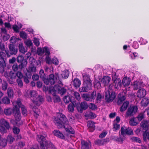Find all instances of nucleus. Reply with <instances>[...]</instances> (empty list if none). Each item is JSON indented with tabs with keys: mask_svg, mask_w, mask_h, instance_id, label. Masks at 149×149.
<instances>
[{
	"mask_svg": "<svg viewBox=\"0 0 149 149\" xmlns=\"http://www.w3.org/2000/svg\"><path fill=\"white\" fill-rule=\"evenodd\" d=\"M54 122L58 128H63L66 132L72 134L74 133V131L69 125L68 121L67 120L65 116L63 114L60 113L55 118Z\"/></svg>",
	"mask_w": 149,
	"mask_h": 149,
	"instance_id": "1",
	"label": "nucleus"
},
{
	"mask_svg": "<svg viewBox=\"0 0 149 149\" xmlns=\"http://www.w3.org/2000/svg\"><path fill=\"white\" fill-rule=\"evenodd\" d=\"M36 139L40 144L41 149H56L52 143L46 140L45 137L41 135H37Z\"/></svg>",
	"mask_w": 149,
	"mask_h": 149,
	"instance_id": "2",
	"label": "nucleus"
},
{
	"mask_svg": "<svg viewBox=\"0 0 149 149\" xmlns=\"http://www.w3.org/2000/svg\"><path fill=\"white\" fill-rule=\"evenodd\" d=\"M121 133L119 138H117V140L122 142L125 139L124 135H132L133 132L132 130L130 127L123 126L121 128Z\"/></svg>",
	"mask_w": 149,
	"mask_h": 149,
	"instance_id": "3",
	"label": "nucleus"
},
{
	"mask_svg": "<svg viewBox=\"0 0 149 149\" xmlns=\"http://www.w3.org/2000/svg\"><path fill=\"white\" fill-rule=\"evenodd\" d=\"M111 86L110 85L109 89L105 92V99L107 102L112 101L115 98L116 96L115 93L112 91Z\"/></svg>",
	"mask_w": 149,
	"mask_h": 149,
	"instance_id": "4",
	"label": "nucleus"
},
{
	"mask_svg": "<svg viewBox=\"0 0 149 149\" xmlns=\"http://www.w3.org/2000/svg\"><path fill=\"white\" fill-rule=\"evenodd\" d=\"M12 103L14 106H17L18 108H21L22 113L23 115L26 116L27 115V111L26 109L25 106L22 104L19 99H18L16 101H13Z\"/></svg>",
	"mask_w": 149,
	"mask_h": 149,
	"instance_id": "5",
	"label": "nucleus"
},
{
	"mask_svg": "<svg viewBox=\"0 0 149 149\" xmlns=\"http://www.w3.org/2000/svg\"><path fill=\"white\" fill-rule=\"evenodd\" d=\"M69 72L67 70H65L62 71L61 73H56L55 76L57 78L58 81L57 82L61 84V82L60 80L61 79H65L67 78L69 76Z\"/></svg>",
	"mask_w": 149,
	"mask_h": 149,
	"instance_id": "6",
	"label": "nucleus"
},
{
	"mask_svg": "<svg viewBox=\"0 0 149 149\" xmlns=\"http://www.w3.org/2000/svg\"><path fill=\"white\" fill-rule=\"evenodd\" d=\"M6 54L3 52H0V72L2 73L4 71V68L6 66V63L4 57H6Z\"/></svg>",
	"mask_w": 149,
	"mask_h": 149,
	"instance_id": "7",
	"label": "nucleus"
},
{
	"mask_svg": "<svg viewBox=\"0 0 149 149\" xmlns=\"http://www.w3.org/2000/svg\"><path fill=\"white\" fill-rule=\"evenodd\" d=\"M44 83L47 85L54 84L56 82H57L58 80L57 78L56 77L54 74H50L49 75V78L45 79L44 80Z\"/></svg>",
	"mask_w": 149,
	"mask_h": 149,
	"instance_id": "8",
	"label": "nucleus"
},
{
	"mask_svg": "<svg viewBox=\"0 0 149 149\" xmlns=\"http://www.w3.org/2000/svg\"><path fill=\"white\" fill-rule=\"evenodd\" d=\"M50 89L51 90H49L50 93H51L52 91L56 92L58 91V93L61 95H63L66 92V89L63 88H61L57 85H55L52 88V87Z\"/></svg>",
	"mask_w": 149,
	"mask_h": 149,
	"instance_id": "9",
	"label": "nucleus"
},
{
	"mask_svg": "<svg viewBox=\"0 0 149 149\" xmlns=\"http://www.w3.org/2000/svg\"><path fill=\"white\" fill-rule=\"evenodd\" d=\"M17 61L18 63H21L18 65L19 68L22 69L23 68L26 67L27 62L26 60H24V57L21 55L18 56L17 58Z\"/></svg>",
	"mask_w": 149,
	"mask_h": 149,
	"instance_id": "10",
	"label": "nucleus"
},
{
	"mask_svg": "<svg viewBox=\"0 0 149 149\" xmlns=\"http://www.w3.org/2000/svg\"><path fill=\"white\" fill-rule=\"evenodd\" d=\"M138 108L136 106H133L129 107L126 113V117H128L134 115L137 111Z\"/></svg>",
	"mask_w": 149,
	"mask_h": 149,
	"instance_id": "11",
	"label": "nucleus"
},
{
	"mask_svg": "<svg viewBox=\"0 0 149 149\" xmlns=\"http://www.w3.org/2000/svg\"><path fill=\"white\" fill-rule=\"evenodd\" d=\"M13 113L14 115L15 120L17 121H19L21 119V116L19 108L18 107L14 106L13 109Z\"/></svg>",
	"mask_w": 149,
	"mask_h": 149,
	"instance_id": "12",
	"label": "nucleus"
},
{
	"mask_svg": "<svg viewBox=\"0 0 149 149\" xmlns=\"http://www.w3.org/2000/svg\"><path fill=\"white\" fill-rule=\"evenodd\" d=\"M145 81H136L133 83V85L134 89V90H136L139 88L144 87L146 85Z\"/></svg>",
	"mask_w": 149,
	"mask_h": 149,
	"instance_id": "13",
	"label": "nucleus"
},
{
	"mask_svg": "<svg viewBox=\"0 0 149 149\" xmlns=\"http://www.w3.org/2000/svg\"><path fill=\"white\" fill-rule=\"evenodd\" d=\"M76 105L78 111L81 112L83 110H85L88 108L87 103L85 102H82L80 104L75 103Z\"/></svg>",
	"mask_w": 149,
	"mask_h": 149,
	"instance_id": "14",
	"label": "nucleus"
},
{
	"mask_svg": "<svg viewBox=\"0 0 149 149\" xmlns=\"http://www.w3.org/2000/svg\"><path fill=\"white\" fill-rule=\"evenodd\" d=\"M81 149H90L91 147V143L89 141H85L81 140Z\"/></svg>",
	"mask_w": 149,
	"mask_h": 149,
	"instance_id": "15",
	"label": "nucleus"
},
{
	"mask_svg": "<svg viewBox=\"0 0 149 149\" xmlns=\"http://www.w3.org/2000/svg\"><path fill=\"white\" fill-rule=\"evenodd\" d=\"M31 100L33 104L38 106L40 105L44 100L42 97L40 95H38L35 98L31 99Z\"/></svg>",
	"mask_w": 149,
	"mask_h": 149,
	"instance_id": "16",
	"label": "nucleus"
},
{
	"mask_svg": "<svg viewBox=\"0 0 149 149\" xmlns=\"http://www.w3.org/2000/svg\"><path fill=\"white\" fill-rule=\"evenodd\" d=\"M113 85L115 88L117 89H118L121 85L120 79L119 78H116L115 79L114 77H113Z\"/></svg>",
	"mask_w": 149,
	"mask_h": 149,
	"instance_id": "17",
	"label": "nucleus"
},
{
	"mask_svg": "<svg viewBox=\"0 0 149 149\" xmlns=\"http://www.w3.org/2000/svg\"><path fill=\"white\" fill-rule=\"evenodd\" d=\"M137 97L140 98L145 96L146 94V90L144 88H141L137 92Z\"/></svg>",
	"mask_w": 149,
	"mask_h": 149,
	"instance_id": "18",
	"label": "nucleus"
},
{
	"mask_svg": "<svg viewBox=\"0 0 149 149\" xmlns=\"http://www.w3.org/2000/svg\"><path fill=\"white\" fill-rule=\"evenodd\" d=\"M92 85L84 83L83 86L80 89L81 92H87L89 90H90L91 89Z\"/></svg>",
	"mask_w": 149,
	"mask_h": 149,
	"instance_id": "19",
	"label": "nucleus"
},
{
	"mask_svg": "<svg viewBox=\"0 0 149 149\" xmlns=\"http://www.w3.org/2000/svg\"><path fill=\"white\" fill-rule=\"evenodd\" d=\"M110 77L108 76H104L102 79L101 81L104 84L105 86H106L110 84L109 83L110 82Z\"/></svg>",
	"mask_w": 149,
	"mask_h": 149,
	"instance_id": "20",
	"label": "nucleus"
},
{
	"mask_svg": "<svg viewBox=\"0 0 149 149\" xmlns=\"http://www.w3.org/2000/svg\"><path fill=\"white\" fill-rule=\"evenodd\" d=\"M54 135L58 137L61 139H64L65 136L59 130H55L53 131Z\"/></svg>",
	"mask_w": 149,
	"mask_h": 149,
	"instance_id": "21",
	"label": "nucleus"
},
{
	"mask_svg": "<svg viewBox=\"0 0 149 149\" xmlns=\"http://www.w3.org/2000/svg\"><path fill=\"white\" fill-rule=\"evenodd\" d=\"M10 52L11 55L16 54L17 52V49L13 45H10L9 46Z\"/></svg>",
	"mask_w": 149,
	"mask_h": 149,
	"instance_id": "22",
	"label": "nucleus"
},
{
	"mask_svg": "<svg viewBox=\"0 0 149 149\" xmlns=\"http://www.w3.org/2000/svg\"><path fill=\"white\" fill-rule=\"evenodd\" d=\"M141 127L144 130H147L149 126V121L144 120L141 123Z\"/></svg>",
	"mask_w": 149,
	"mask_h": 149,
	"instance_id": "23",
	"label": "nucleus"
},
{
	"mask_svg": "<svg viewBox=\"0 0 149 149\" xmlns=\"http://www.w3.org/2000/svg\"><path fill=\"white\" fill-rule=\"evenodd\" d=\"M83 77L84 83L92 85L91 80L90 79L89 76L87 74H85L83 75Z\"/></svg>",
	"mask_w": 149,
	"mask_h": 149,
	"instance_id": "24",
	"label": "nucleus"
},
{
	"mask_svg": "<svg viewBox=\"0 0 149 149\" xmlns=\"http://www.w3.org/2000/svg\"><path fill=\"white\" fill-rule=\"evenodd\" d=\"M74 97H70L68 95L65 96L63 98L64 102L66 103H68L70 101L71 102H74V101L73 100Z\"/></svg>",
	"mask_w": 149,
	"mask_h": 149,
	"instance_id": "25",
	"label": "nucleus"
},
{
	"mask_svg": "<svg viewBox=\"0 0 149 149\" xmlns=\"http://www.w3.org/2000/svg\"><path fill=\"white\" fill-rule=\"evenodd\" d=\"M19 52L23 54H25L27 51V48H25L22 43L19 44Z\"/></svg>",
	"mask_w": 149,
	"mask_h": 149,
	"instance_id": "26",
	"label": "nucleus"
},
{
	"mask_svg": "<svg viewBox=\"0 0 149 149\" xmlns=\"http://www.w3.org/2000/svg\"><path fill=\"white\" fill-rule=\"evenodd\" d=\"M130 79L127 77H125L122 80V83L124 86H128L130 83Z\"/></svg>",
	"mask_w": 149,
	"mask_h": 149,
	"instance_id": "27",
	"label": "nucleus"
},
{
	"mask_svg": "<svg viewBox=\"0 0 149 149\" xmlns=\"http://www.w3.org/2000/svg\"><path fill=\"white\" fill-rule=\"evenodd\" d=\"M107 139L102 140L98 139L95 141V144L99 146H102L107 141Z\"/></svg>",
	"mask_w": 149,
	"mask_h": 149,
	"instance_id": "28",
	"label": "nucleus"
},
{
	"mask_svg": "<svg viewBox=\"0 0 149 149\" xmlns=\"http://www.w3.org/2000/svg\"><path fill=\"white\" fill-rule=\"evenodd\" d=\"M88 126L91 132H92L94 130L95 126L93 121H89L88 123Z\"/></svg>",
	"mask_w": 149,
	"mask_h": 149,
	"instance_id": "29",
	"label": "nucleus"
},
{
	"mask_svg": "<svg viewBox=\"0 0 149 149\" xmlns=\"http://www.w3.org/2000/svg\"><path fill=\"white\" fill-rule=\"evenodd\" d=\"M81 84V81L78 79H75L73 81V85L77 88L79 87Z\"/></svg>",
	"mask_w": 149,
	"mask_h": 149,
	"instance_id": "30",
	"label": "nucleus"
},
{
	"mask_svg": "<svg viewBox=\"0 0 149 149\" xmlns=\"http://www.w3.org/2000/svg\"><path fill=\"white\" fill-rule=\"evenodd\" d=\"M149 104V99L146 98L143 99L141 102L142 106L143 107L147 106Z\"/></svg>",
	"mask_w": 149,
	"mask_h": 149,
	"instance_id": "31",
	"label": "nucleus"
},
{
	"mask_svg": "<svg viewBox=\"0 0 149 149\" xmlns=\"http://www.w3.org/2000/svg\"><path fill=\"white\" fill-rule=\"evenodd\" d=\"M0 123L4 125L7 129L9 128L10 126L9 123L4 119H1L0 120Z\"/></svg>",
	"mask_w": 149,
	"mask_h": 149,
	"instance_id": "32",
	"label": "nucleus"
},
{
	"mask_svg": "<svg viewBox=\"0 0 149 149\" xmlns=\"http://www.w3.org/2000/svg\"><path fill=\"white\" fill-rule=\"evenodd\" d=\"M129 104V102L128 101H126L123 104V105L120 107V111L121 112H123V111L125 110Z\"/></svg>",
	"mask_w": 149,
	"mask_h": 149,
	"instance_id": "33",
	"label": "nucleus"
},
{
	"mask_svg": "<svg viewBox=\"0 0 149 149\" xmlns=\"http://www.w3.org/2000/svg\"><path fill=\"white\" fill-rule=\"evenodd\" d=\"M85 116L90 118H94L96 117L95 114L91 112H87L85 114Z\"/></svg>",
	"mask_w": 149,
	"mask_h": 149,
	"instance_id": "34",
	"label": "nucleus"
},
{
	"mask_svg": "<svg viewBox=\"0 0 149 149\" xmlns=\"http://www.w3.org/2000/svg\"><path fill=\"white\" fill-rule=\"evenodd\" d=\"M24 43L28 47H32L33 45V43L30 39L26 40L24 41Z\"/></svg>",
	"mask_w": 149,
	"mask_h": 149,
	"instance_id": "35",
	"label": "nucleus"
},
{
	"mask_svg": "<svg viewBox=\"0 0 149 149\" xmlns=\"http://www.w3.org/2000/svg\"><path fill=\"white\" fill-rule=\"evenodd\" d=\"M4 112L7 116L10 115L12 113H13V109L10 108L5 109L4 110Z\"/></svg>",
	"mask_w": 149,
	"mask_h": 149,
	"instance_id": "36",
	"label": "nucleus"
},
{
	"mask_svg": "<svg viewBox=\"0 0 149 149\" xmlns=\"http://www.w3.org/2000/svg\"><path fill=\"white\" fill-rule=\"evenodd\" d=\"M33 110V111L36 114L35 115H34L35 117L36 118H37L38 117V116L39 115L40 113V110L39 109L36 107L35 106L33 107L32 108Z\"/></svg>",
	"mask_w": 149,
	"mask_h": 149,
	"instance_id": "37",
	"label": "nucleus"
},
{
	"mask_svg": "<svg viewBox=\"0 0 149 149\" xmlns=\"http://www.w3.org/2000/svg\"><path fill=\"white\" fill-rule=\"evenodd\" d=\"M118 104H120L122 102L124 101L126 98V97L125 95H123L121 96L120 94H119L118 96Z\"/></svg>",
	"mask_w": 149,
	"mask_h": 149,
	"instance_id": "38",
	"label": "nucleus"
},
{
	"mask_svg": "<svg viewBox=\"0 0 149 149\" xmlns=\"http://www.w3.org/2000/svg\"><path fill=\"white\" fill-rule=\"evenodd\" d=\"M82 97L85 100L91 101L90 95L88 94H84L82 95Z\"/></svg>",
	"mask_w": 149,
	"mask_h": 149,
	"instance_id": "39",
	"label": "nucleus"
},
{
	"mask_svg": "<svg viewBox=\"0 0 149 149\" xmlns=\"http://www.w3.org/2000/svg\"><path fill=\"white\" fill-rule=\"evenodd\" d=\"M22 25L20 24V26L18 27L16 25H13V29L16 32H18L19 31V30L22 28Z\"/></svg>",
	"mask_w": 149,
	"mask_h": 149,
	"instance_id": "40",
	"label": "nucleus"
},
{
	"mask_svg": "<svg viewBox=\"0 0 149 149\" xmlns=\"http://www.w3.org/2000/svg\"><path fill=\"white\" fill-rule=\"evenodd\" d=\"M15 138L11 135H8L7 138V142L12 143L15 140Z\"/></svg>",
	"mask_w": 149,
	"mask_h": 149,
	"instance_id": "41",
	"label": "nucleus"
},
{
	"mask_svg": "<svg viewBox=\"0 0 149 149\" xmlns=\"http://www.w3.org/2000/svg\"><path fill=\"white\" fill-rule=\"evenodd\" d=\"M30 94L31 99H33L34 98H35L38 96L37 95L36 91H30Z\"/></svg>",
	"mask_w": 149,
	"mask_h": 149,
	"instance_id": "42",
	"label": "nucleus"
},
{
	"mask_svg": "<svg viewBox=\"0 0 149 149\" xmlns=\"http://www.w3.org/2000/svg\"><path fill=\"white\" fill-rule=\"evenodd\" d=\"M144 113L145 112H144V111L140 113L137 116V118L139 121L141 120L144 118Z\"/></svg>",
	"mask_w": 149,
	"mask_h": 149,
	"instance_id": "43",
	"label": "nucleus"
},
{
	"mask_svg": "<svg viewBox=\"0 0 149 149\" xmlns=\"http://www.w3.org/2000/svg\"><path fill=\"white\" fill-rule=\"evenodd\" d=\"M138 124V123L135 121V119L134 118L131 119L130 121V124L131 126H136Z\"/></svg>",
	"mask_w": 149,
	"mask_h": 149,
	"instance_id": "44",
	"label": "nucleus"
},
{
	"mask_svg": "<svg viewBox=\"0 0 149 149\" xmlns=\"http://www.w3.org/2000/svg\"><path fill=\"white\" fill-rule=\"evenodd\" d=\"M2 102L4 104H9L10 102V99L6 96L2 98Z\"/></svg>",
	"mask_w": 149,
	"mask_h": 149,
	"instance_id": "45",
	"label": "nucleus"
},
{
	"mask_svg": "<svg viewBox=\"0 0 149 149\" xmlns=\"http://www.w3.org/2000/svg\"><path fill=\"white\" fill-rule=\"evenodd\" d=\"M7 93L9 97H13V90L10 88H8V89Z\"/></svg>",
	"mask_w": 149,
	"mask_h": 149,
	"instance_id": "46",
	"label": "nucleus"
},
{
	"mask_svg": "<svg viewBox=\"0 0 149 149\" xmlns=\"http://www.w3.org/2000/svg\"><path fill=\"white\" fill-rule=\"evenodd\" d=\"M7 144V141L5 139H1L0 141V146L2 147H5Z\"/></svg>",
	"mask_w": 149,
	"mask_h": 149,
	"instance_id": "47",
	"label": "nucleus"
},
{
	"mask_svg": "<svg viewBox=\"0 0 149 149\" xmlns=\"http://www.w3.org/2000/svg\"><path fill=\"white\" fill-rule=\"evenodd\" d=\"M74 105L73 103L70 104L68 106V110L69 111L72 112L74 111Z\"/></svg>",
	"mask_w": 149,
	"mask_h": 149,
	"instance_id": "48",
	"label": "nucleus"
},
{
	"mask_svg": "<svg viewBox=\"0 0 149 149\" xmlns=\"http://www.w3.org/2000/svg\"><path fill=\"white\" fill-rule=\"evenodd\" d=\"M13 130L14 133L15 134H18L20 131L19 129L15 126L13 127Z\"/></svg>",
	"mask_w": 149,
	"mask_h": 149,
	"instance_id": "49",
	"label": "nucleus"
},
{
	"mask_svg": "<svg viewBox=\"0 0 149 149\" xmlns=\"http://www.w3.org/2000/svg\"><path fill=\"white\" fill-rule=\"evenodd\" d=\"M20 37L23 39H26L27 38V35L24 31H21L19 33Z\"/></svg>",
	"mask_w": 149,
	"mask_h": 149,
	"instance_id": "50",
	"label": "nucleus"
},
{
	"mask_svg": "<svg viewBox=\"0 0 149 149\" xmlns=\"http://www.w3.org/2000/svg\"><path fill=\"white\" fill-rule=\"evenodd\" d=\"M96 92L95 91H93L90 95V98L91 101L94 100L95 97Z\"/></svg>",
	"mask_w": 149,
	"mask_h": 149,
	"instance_id": "51",
	"label": "nucleus"
},
{
	"mask_svg": "<svg viewBox=\"0 0 149 149\" xmlns=\"http://www.w3.org/2000/svg\"><path fill=\"white\" fill-rule=\"evenodd\" d=\"M44 53H45V54L47 56L49 55L50 54V52L49 48L47 47H45L43 48Z\"/></svg>",
	"mask_w": 149,
	"mask_h": 149,
	"instance_id": "52",
	"label": "nucleus"
},
{
	"mask_svg": "<svg viewBox=\"0 0 149 149\" xmlns=\"http://www.w3.org/2000/svg\"><path fill=\"white\" fill-rule=\"evenodd\" d=\"M33 42L35 45L36 46L38 47L39 45L40 42L38 39L36 38H33Z\"/></svg>",
	"mask_w": 149,
	"mask_h": 149,
	"instance_id": "53",
	"label": "nucleus"
},
{
	"mask_svg": "<svg viewBox=\"0 0 149 149\" xmlns=\"http://www.w3.org/2000/svg\"><path fill=\"white\" fill-rule=\"evenodd\" d=\"M2 90L4 91L6 90L7 88V83L6 81H3L2 83Z\"/></svg>",
	"mask_w": 149,
	"mask_h": 149,
	"instance_id": "54",
	"label": "nucleus"
},
{
	"mask_svg": "<svg viewBox=\"0 0 149 149\" xmlns=\"http://www.w3.org/2000/svg\"><path fill=\"white\" fill-rule=\"evenodd\" d=\"M53 95L54 96V100L55 102H59L60 101L61 99L59 96L55 95L54 93Z\"/></svg>",
	"mask_w": 149,
	"mask_h": 149,
	"instance_id": "55",
	"label": "nucleus"
},
{
	"mask_svg": "<svg viewBox=\"0 0 149 149\" xmlns=\"http://www.w3.org/2000/svg\"><path fill=\"white\" fill-rule=\"evenodd\" d=\"M37 52L38 55L40 56L44 54L43 49H42L40 48H38Z\"/></svg>",
	"mask_w": 149,
	"mask_h": 149,
	"instance_id": "56",
	"label": "nucleus"
},
{
	"mask_svg": "<svg viewBox=\"0 0 149 149\" xmlns=\"http://www.w3.org/2000/svg\"><path fill=\"white\" fill-rule=\"evenodd\" d=\"M52 63L57 65L58 64V59L56 57H54L52 59Z\"/></svg>",
	"mask_w": 149,
	"mask_h": 149,
	"instance_id": "57",
	"label": "nucleus"
},
{
	"mask_svg": "<svg viewBox=\"0 0 149 149\" xmlns=\"http://www.w3.org/2000/svg\"><path fill=\"white\" fill-rule=\"evenodd\" d=\"M74 95L77 100H79L80 99V96L79 93L74 92Z\"/></svg>",
	"mask_w": 149,
	"mask_h": 149,
	"instance_id": "58",
	"label": "nucleus"
},
{
	"mask_svg": "<svg viewBox=\"0 0 149 149\" xmlns=\"http://www.w3.org/2000/svg\"><path fill=\"white\" fill-rule=\"evenodd\" d=\"M19 40V38H17L15 36L12 37L10 39V42L13 43H15L17 41Z\"/></svg>",
	"mask_w": 149,
	"mask_h": 149,
	"instance_id": "59",
	"label": "nucleus"
},
{
	"mask_svg": "<svg viewBox=\"0 0 149 149\" xmlns=\"http://www.w3.org/2000/svg\"><path fill=\"white\" fill-rule=\"evenodd\" d=\"M139 42L141 43V45H145L146 44L147 42V41L144 39L141 38L139 40Z\"/></svg>",
	"mask_w": 149,
	"mask_h": 149,
	"instance_id": "60",
	"label": "nucleus"
},
{
	"mask_svg": "<svg viewBox=\"0 0 149 149\" xmlns=\"http://www.w3.org/2000/svg\"><path fill=\"white\" fill-rule=\"evenodd\" d=\"M94 86L95 88L98 89L101 86V84L98 81H95L94 83Z\"/></svg>",
	"mask_w": 149,
	"mask_h": 149,
	"instance_id": "61",
	"label": "nucleus"
},
{
	"mask_svg": "<svg viewBox=\"0 0 149 149\" xmlns=\"http://www.w3.org/2000/svg\"><path fill=\"white\" fill-rule=\"evenodd\" d=\"M39 76L37 74H33L32 76V78L34 81H37L39 79Z\"/></svg>",
	"mask_w": 149,
	"mask_h": 149,
	"instance_id": "62",
	"label": "nucleus"
},
{
	"mask_svg": "<svg viewBox=\"0 0 149 149\" xmlns=\"http://www.w3.org/2000/svg\"><path fill=\"white\" fill-rule=\"evenodd\" d=\"M29 70L32 72H35L36 71V67L34 66H30L29 68Z\"/></svg>",
	"mask_w": 149,
	"mask_h": 149,
	"instance_id": "63",
	"label": "nucleus"
},
{
	"mask_svg": "<svg viewBox=\"0 0 149 149\" xmlns=\"http://www.w3.org/2000/svg\"><path fill=\"white\" fill-rule=\"evenodd\" d=\"M9 76L11 79H15L16 77V73L11 72L9 74Z\"/></svg>",
	"mask_w": 149,
	"mask_h": 149,
	"instance_id": "64",
	"label": "nucleus"
}]
</instances>
